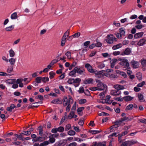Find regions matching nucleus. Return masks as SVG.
Returning a JSON list of instances; mask_svg holds the SVG:
<instances>
[{"label":"nucleus","mask_w":146,"mask_h":146,"mask_svg":"<svg viewBox=\"0 0 146 146\" xmlns=\"http://www.w3.org/2000/svg\"><path fill=\"white\" fill-rule=\"evenodd\" d=\"M76 73L80 75H84L85 73L84 68L82 66H77L75 67Z\"/></svg>","instance_id":"obj_1"},{"label":"nucleus","mask_w":146,"mask_h":146,"mask_svg":"<svg viewBox=\"0 0 146 146\" xmlns=\"http://www.w3.org/2000/svg\"><path fill=\"white\" fill-rule=\"evenodd\" d=\"M108 39L106 40L107 43L111 44L113 42L114 40L116 41L117 40V38L114 37L113 35H110L107 36Z\"/></svg>","instance_id":"obj_2"},{"label":"nucleus","mask_w":146,"mask_h":146,"mask_svg":"<svg viewBox=\"0 0 146 146\" xmlns=\"http://www.w3.org/2000/svg\"><path fill=\"white\" fill-rule=\"evenodd\" d=\"M121 62L119 64L122 66H125L127 68L129 67V64L128 62V60L125 59H122L120 60Z\"/></svg>","instance_id":"obj_3"},{"label":"nucleus","mask_w":146,"mask_h":146,"mask_svg":"<svg viewBox=\"0 0 146 146\" xmlns=\"http://www.w3.org/2000/svg\"><path fill=\"white\" fill-rule=\"evenodd\" d=\"M85 67L91 73H94V69H93L92 66L89 63H86L85 65Z\"/></svg>","instance_id":"obj_4"},{"label":"nucleus","mask_w":146,"mask_h":146,"mask_svg":"<svg viewBox=\"0 0 146 146\" xmlns=\"http://www.w3.org/2000/svg\"><path fill=\"white\" fill-rule=\"evenodd\" d=\"M97 86L98 87V90L102 91L105 89L107 86L106 84H104L103 83L100 82L98 83L97 85Z\"/></svg>","instance_id":"obj_5"},{"label":"nucleus","mask_w":146,"mask_h":146,"mask_svg":"<svg viewBox=\"0 0 146 146\" xmlns=\"http://www.w3.org/2000/svg\"><path fill=\"white\" fill-rule=\"evenodd\" d=\"M122 123V121L120 119L116 121H115L114 122V123L115 124V125H113L111 126L110 129V131L112 132L113 131V128H115L116 127H115V125H117L118 126H119Z\"/></svg>","instance_id":"obj_6"},{"label":"nucleus","mask_w":146,"mask_h":146,"mask_svg":"<svg viewBox=\"0 0 146 146\" xmlns=\"http://www.w3.org/2000/svg\"><path fill=\"white\" fill-rule=\"evenodd\" d=\"M94 73L95 74V76L97 78L102 77L104 75V73L101 71H98L96 70H95Z\"/></svg>","instance_id":"obj_7"},{"label":"nucleus","mask_w":146,"mask_h":146,"mask_svg":"<svg viewBox=\"0 0 146 146\" xmlns=\"http://www.w3.org/2000/svg\"><path fill=\"white\" fill-rule=\"evenodd\" d=\"M121 93L120 91L117 90H112L110 92V94L113 96H118Z\"/></svg>","instance_id":"obj_8"},{"label":"nucleus","mask_w":146,"mask_h":146,"mask_svg":"<svg viewBox=\"0 0 146 146\" xmlns=\"http://www.w3.org/2000/svg\"><path fill=\"white\" fill-rule=\"evenodd\" d=\"M63 104L64 106L70 105V100H68L66 97H64L63 98Z\"/></svg>","instance_id":"obj_9"},{"label":"nucleus","mask_w":146,"mask_h":146,"mask_svg":"<svg viewBox=\"0 0 146 146\" xmlns=\"http://www.w3.org/2000/svg\"><path fill=\"white\" fill-rule=\"evenodd\" d=\"M113 87L117 90H124L125 89L124 86L119 84H116Z\"/></svg>","instance_id":"obj_10"},{"label":"nucleus","mask_w":146,"mask_h":146,"mask_svg":"<svg viewBox=\"0 0 146 146\" xmlns=\"http://www.w3.org/2000/svg\"><path fill=\"white\" fill-rule=\"evenodd\" d=\"M81 81V79L79 78H77L74 79V85L75 87H76L79 85Z\"/></svg>","instance_id":"obj_11"},{"label":"nucleus","mask_w":146,"mask_h":146,"mask_svg":"<svg viewBox=\"0 0 146 146\" xmlns=\"http://www.w3.org/2000/svg\"><path fill=\"white\" fill-rule=\"evenodd\" d=\"M146 40L144 38H142L137 43L139 46H142L145 44Z\"/></svg>","instance_id":"obj_12"},{"label":"nucleus","mask_w":146,"mask_h":146,"mask_svg":"<svg viewBox=\"0 0 146 146\" xmlns=\"http://www.w3.org/2000/svg\"><path fill=\"white\" fill-rule=\"evenodd\" d=\"M139 63L138 62L134 60L131 61V64L133 66V68H136L138 67Z\"/></svg>","instance_id":"obj_13"},{"label":"nucleus","mask_w":146,"mask_h":146,"mask_svg":"<svg viewBox=\"0 0 146 146\" xmlns=\"http://www.w3.org/2000/svg\"><path fill=\"white\" fill-rule=\"evenodd\" d=\"M16 60V58L11 57L9 59V62L11 65L13 66L15 64Z\"/></svg>","instance_id":"obj_14"},{"label":"nucleus","mask_w":146,"mask_h":146,"mask_svg":"<svg viewBox=\"0 0 146 146\" xmlns=\"http://www.w3.org/2000/svg\"><path fill=\"white\" fill-rule=\"evenodd\" d=\"M133 97L129 96H127L123 97V100L125 102H128L132 100Z\"/></svg>","instance_id":"obj_15"},{"label":"nucleus","mask_w":146,"mask_h":146,"mask_svg":"<svg viewBox=\"0 0 146 146\" xmlns=\"http://www.w3.org/2000/svg\"><path fill=\"white\" fill-rule=\"evenodd\" d=\"M17 108V106H15L13 104H12L10 105L9 107L7 108V110L9 112H11L13 109L15 108Z\"/></svg>","instance_id":"obj_16"},{"label":"nucleus","mask_w":146,"mask_h":146,"mask_svg":"<svg viewBox=\"0 0 146 146\" xmlns=\"http://www.w3.org/2000/svg\"><path fill=\"white\" fill-rule=\"evenodd\" d=\"M138 97L139 99V100L140 102H144L145 100L144 99V96L143 95L139 93L138 94Z\"/></svg>","instance_id":"obj_17"},{"label":"nucleus","mask_w":146,"mask_h":146,"mask_svg":"<svg viewBox=\"0 0 146 146\" xmlns=\"http://www.w3.org/2000/svg\"><path fill=\"white\" fill-rule=\"evenodd\" d=\"M15 79H9L6 80L5 82L6 83L9 84H13L15 83Z\"/></svg>","instance_id":"obj_18"},{"label":"nucleus","mask_w":146,"mask_h":146,"mask_svg":"<svg viewBox=\"0 0 146 146\" xmlns=\"http://www.w3.org/2000/svg\"><path fill=\"white\" fill-rule=\"evenodd\" d=\"M14 25H13L9 27H8L5 28V29L7 31H12L14 29Z\"/></svg>","instance_id":"obj_19"},{"label":"nucleus","mask_w":146,"mask_h":146,"mask_svg":"<svg viewBox=\"0 0 146 146\" xmlns=\"http://www.w3.org/2000/svg\"><path fill=\"white\" fill-rule=\"evenodd\" d=\"M93 80L92 78H89L85 80L84 81V83L85 84H90L93 83Z\"/></svg>","instance_id":"obj_20"},{"label":"nucleus","mask_w":146,"mask_h":146,"mask_svg":"<svg viewBox=\"0 0 146 146\" xmlns=\"http://www.w3.org/2000/svg\"><path fill=\"white\" fill-rule=\"evenodd\" d=\"M127 141H128L129 146L135 144L139 143L138 141L136 140H131Z\"/></svg>","instance_id":"obj_21"},{"label":"nucleus","mask_w":146,"mask_h":146,"mask_svg":"<svg viewBox=\"0 0 146 146\" xmlns=\"http://www.w3.org/2000/svg\"><path fill=\"white\" fill-rule=\"evenodd\" d=\"M143 35V33H136L134 35V38H137L142 36Z\"/></svg>","instance_id":"obj_22"},{"label":"nucleus","mask_w":146,"mask_h":146,"mask_svg":"<svg viewBox=\"0 0 146 146\" xmlns=\"http://www.w3.org/2000/svg\"><path fill=\"white\" fill-rule=\"evenodd\" d=\"M122 44L121 43H119L117 45L113 46L112 47V48L113 50H115L121 48L122 47Z\"/></svg>","instance_id":"obj_23"},{"label":"nucleus","mask_w":146,"mask_h":146,"mask_svg":"<svg viewBox=\"0 0 146 146\" xmlns=\"http://www.w3.org/2000/svg\"><path fill=\"white\" fill-rule=\"evenodd\" d=\"M9 56L11 57H13L15 55V52L12 49H11L9 51Z\"/></svg>","instance_id":"obj_24"},{"label":"nucleus","mask_w":146,"mask_h":146,"mask_svg":"<svg viewBox=\"0 0 146 146\" xmlns=\"http://www.w3.org/2000/svg\"><path fill=\"white\" fill-rule=\"evenodd\" d=\"M17 17V13L16 12L13 13L11 16V18L13 20L16 19Z\"/></svg>","instance_id":"obj_25"},{"label":"nucleus","mask_w":146,"mask_h":146,"mask_svg":"<svg viewBox=\"0 0 146 146\" xmlns=\"http://www.w3.org/2000/svg\"><path fill=\"white\" fill-rule=\"evenodd\" d=\"M13 66L11 65L8 67L6 71L8 73H11L13 72Z\"/></svg>","instance_id":"obj_26"},{"label":"nucleus","mask_w":146,"mask_h":146,"mask_svg":"<svg viewBox=\"0 0 146 146\" xmlns=\"http://www.w3.org/2000/svg\"><path fill=\"white\" fill-rule=\"evenodd\" d=\"M131 52V49L129 48H126L124 51V53L125 55H129Z\"/></svg>","instance_id":"obj_27"},{"label":"nucleus","mask_w":146,"mask_h":146,"mask_svg":"<svg viewBox=\"0 0 146 146\" xmlns=\"http://www.w3.org/2000/svg\"><path fill=\"white\" fill-rule=\"evenodd\" d=\"M133 106V105L132 104H130L126 107L125 110L126 111L131 110L132 109Z\"/></svg>","instance_id":"obj_28"},{"label":"nucleus","mask_w":146,"mask_h":146,"mask_svg":"<svg viewBox=\"0 0 146 146\" xmlns=\"http://www.w3.org/2000/svg\"><path fill=\"white\" fill-rule=\"evenodd\" d=\"M69 34L70 31L68 30L67 31L64 33L62 38L66 39V38L69 36Z\"/></svg>","instance_id":"obj_29"},{"label":"nucleus","mask_w":146,"mask_h":146,"mask_svg":"<svg viewBox=\"0 0 146 146\" xmlns=\"http://www.w3.org/2000/svg\"><path fill=\"white\" fill-rule=\"evenodd\" d=\"M76 72V71L75 70L74 68L73 70H72L70 72L69 75L72 77L75 76Z\"/></svg>","instance_id":"obj_30"},{"label":"nucleus","mask_w":146,"mask_h":146,"mask_svg":"<svg viewBox=\"0 0 146 146\" xmlns=\"http://www.w3.org/2000/svg\"><path fill=\"white\" fill-rule=\"evenodd\" d=\"M119 32L122 36H124L125 35V32L124 30L122 28L119 29Z\"/></svg>","instance_id":"obj_31"},{"label":"nucleus","mask_w":146,"mask_h":146,"mask_svg":"<svg viewBox=\"0 0 146 146\" xmlns=\"http://www.w3.org/2000/svg\"><path fill=\"white\" fill-rule=\"evenodd\" d=\"M38 130L39 131V134L41 135H42L43 134V129L42 127V126H39L38 128Z\"/></svg>","instance_id":"obj_32"},{"label":"nucleus","mask_w":146,"mask_h":146,"mask_svg":"<svg viewBox=\"0 0 146 146\" xmlns=\"http://www.w3.org/2000/svg\"><path fill=\"white\" fill-rule=\"evenodd\" d=\"M51 102L54 104H58L60 103V102L58 99L53 100L51 101Z\"/></svg>","instance_id":"obj_33"},{"label":"nucleus","mask_w":146,"mask_h":146,"mask_svg":"<svg viewBox=\"0 0 146 146\" xmlns=\"http://www.w3.org/2000/svg\"><path fill=\"white\" fill-rule=\"evenodd\" d=\"M76 133L75 131L73 130H70L68 132V134L70 135L73 136Z\"/></svg>","instance_id":"obj_34"},{"label":"nucleus","mask_w":146,"mask_h":146,"mask_svg":"<svg viewBox=\"0 0 146 146\" xmlns=\"http://www.w3.org/2000/svg\"><path fill=\"white\" fill-rule=\"evenodd\" d=\"M136 76L137 77V79L140 80H141L142 79V75L141 74L140 72H138L136 74Z\"/></svg>","instance_id":"obj_35"},{"label":"nucleus","mask_w":146,"mask_h":146,"mask_svg":"<svg viewBox=\"0 0 146 146\" xmlns=\"http://www.w3.org/2000/svg\"><path fill=\"white\" fill-rule=\"evenodd\" d=\"M74 113V112L73 111H71L70 113V114L68 116V118L69 119H71L72 118H73V117Z\"/></svg>","instance_id":"obj_36"},{"label":"nucleus","mask_w":146,"mask_h":146,"mask_svg":"<svg viewBox=\"0 0 146 146\" xmlns=\"http://www.w3.org/2000/svg\"><path fill=\"white\" fill-rule=\"evenodd\" d=\"M45 139V137H38L36 139L35 141H42Z\"/></svg>","instance_id":"obj_37"},{"label":"nucleus","mask_w":146,"mask_h":146,"mask_svg":"<svg viewBox=\"0 0 146 146\" xmlns=\"http://www.w3.org/2000/svg\"><path fill=\"white\" fill-rule=\"evenodd\" d=\"M42 77H37L35 79L37 83H40L42 80Z\"/></svg>","instance_id":"obj_38"},{"label":"nucleus","mask_w":146,"mask_h":146,"mask_svg":"<svg viewBox=\"0 0 146 146\" xmlns=\"http://www.w3.org/2000/svg\"><path fill=\"white\" fill-rule=\"evenodd\" d=\"M65 55L67 56L68 59H70L71 58V53L70 51H67L65 54Z\"/></svg>","instance_id":"obj_39"},{"label":"nucleus","mask_w":146,"mask_h":146,"mask_svg":"<svg viewBox=\"0 0 146 146\" xmlns=\"http://www.w3.org/2000/svg\"><path fill=\"white\" fill-rule=\"evenodd\" d=\"M50 75V79H52L54 77V76L55 75V73L53 72H50L49 73Z\"/></svg>","instance_id":"obj_40"},{"label":"nucleus","mask_w":146,"mask_h":146,"mask_svg":"<svg viewBox=\"0 0 146 146\" xmlns=\"http://www.w3.org/2000/svg\"><path fill=\"white\" fill-rule=\"evenodd\" d=\"M78 92L80 94L84 93V90L83 87L81 86L79 88V90H78Z\"/></svg>","instance_id":"obj_41"},{"label":"nucleus","mask_w":146,"mask_h":146,"mask_svg":"<svg viewBox=\"0 0 146 146\" xmlns=\"http://www.w3.org/2000/svg\"><path fill=\"white\" fill-rule=\"evenodd\" d=\"M66 39L64 38H62V40L61 41V46H64L65 44L66 41Z\"/></svg>","instance_id":"obj_42"},{"label":"nucleus","mask_w":146,"mask_h":146,"mask_svg":"<svg viewBox=\"0 0 146 146\" xmlns=\"http://www.w3.org/2000/svg\"><path fill=\"white\" fill-rule=\"evenodd\" d=\"M71 128V125L70 124H68L66 125L65 128V130L67 131Z\"/></svg>","instance_id":"obj_43"},{"label":"nucleus","mask_w":146,"mask_h":146,"mask_svg":"<svg viewBox=\"0 0 146 146\" xmlns=\"http://www.w3.org/2000/svg\"><path fill=\"white\" fill-rule=\"evenodd\" d=\"M42 82H48L49 80V79L47 77H44L42 78Z\"/></svg>","instance_id":"obj_44"},{"label":"nucleus","mask_w":146,"mask_h":146,"mask_svg":"<svg viewBox=\"0 0 146 146\" xmlns=\"http://www.w3.org/2000/svg\"><path fill=\"white\" fill-rule=\"evenodd\" d=\"M2 59L3 61L6 63L9 62V59H8L5 56H3L2 57Z\"/></svg>","instance_id":"obj_45"},{"label":"nucleus","mask_w":146,"mask_h":146,"mask_svg":"<svg viewBox=\"0 0 146 146\" xmlns=\"http://www.w3.org/2000/svg\"><path fill=\"white\" fill-rule=\"evenodd\" d=\"M86 100L85 99H81L79 101V103L80 104H83L86 103Z\"/></svg>","instance_id":"obj_46"},{"label":"nucleus","mask_w":146,"mask_h":146,"mask_svg":"<svg viewBox=\"0 0 146 146\" xmlns=\"http://www.w3.org/2000/svg\"><path fill=\"white\" fill-rule=\"evenodd\" d=\"M57 129L58 131L60 132L63 131L64 130V127L62 126H60Z\"/></svg>","instance_id":"obj_47"},{"label":"nucleus","mask_w":146,"mask_h":146,"mask_svg":"<svg viewBox=\"0 0 146 146\" xmlns=\"http://www.w3.org/2000/svg\"><path fill=\"white\" fill-rule=\"evenodd\" d=\"M100 132V131L98 130H91L90 131V133L92 134H96L99 133Z\"/></svg>","instance_id":"obj_48"},{"label":"nucleus","mask_w":146,"mask_h":146,"mask_svg":"<svg viewBox=\"0 0 146 146\" xmlns=\"http://www.w3.org/2000/svg\"><path fill=\"white\" fill-rule=\"evenodd\" d=\"M14 135L16 137L19 138V140L22 141L24 140V138L21 136H20L19 135L16 134H15Z\"/></svg>","instance_id":"obj_49"},{"label":"nucleus","mask_w":146,"mask_h":146,"mask_svg":"<svg viewBox=\"0 0 146 146\" xmlns=\"http://www.w3.org/2000/svg\"><path fill=\"white\" fill-rule=\"evenodd\" d=\"M49 141L50 143H52L54 142L55 141V139L51 135L49 137Z\"/></svg>","instance_id":"obj_50"},{"label":"nucleus","mask_w":146,"mask_h":146,"mask_svg":"<svg viewBox=\"0 0 146 146\" xmlns=\"http://www.w3.org/2000/svg\"><path fill=\"white\" fill-rule=\"evenodd\" d=\"M24 133H22L21 134V136H22V134H24L26 136L29 135L31 134V132L30 131H23Z\"/></svg>","instance_id":"obj_51"},{"label":"nucleus","mask_w":146,"mask_h":146,"mask_svg":"<svg viewBox=\"0 0 146 146\" xmlns=\"http://www.w3.org/2000/svg\"><path fill=\"white\" fill-rule=\"evenodd\" d=\"M105 67V64H104L103 63H99L98 67L100 68H102Z\"/></svg>","instance_id":"obj_52"},{"label":"nucleus","mask_w":146,"mask_h":146,"mask_svg":"<svg viewBox=\"0 0 146 146\" xmlns=\"http://www.w3.org/2000/svg\"><path fill=\"white\" fill-rule=\"evenodd\" d=\"M74 79L71 78L69 79L67 81V82L69 84H72L74 83Z\"/></svg>","instance_id":"obj_53"},{"label":"nucleus","mask_w":146,"mask_h":146,"mask_svg":"<svg viewBox=\"0 0 146 146\" xmlns=\"http://www.w3.org/2000/svg\"><path fill=\"white\" fill-rule=\"evenodd\" d=\"M145 82L144 81H143L141 83H140L137 85V86L138 87H142L144 85H145Z\"/></svg>","instance_id":"obj_54"},{"label":"nucleus","mask_w":146,"mask_h":146,"mask_svg":"<svg viewBox=\"0 0 146 146\" xmlns=\"http://www.w3.org/2000/svg\"><path fill=\"white\" fill-rule=\"evenodd\" d=\"M129 131H126L124 132H122L121 134H119L118 135H121V136H123L125 135L126 134H127Z\"/></svg>","instance_id":"obj_55"},{"label":"nucleus","mask_w":146,"mask_h":146,"mask_svg":"<svg viewBox=\"0 0 146 146\" xmlns=\"http://www.w3.org/2000/svg\"><path fill=\"white\" fill-rule=\"evenodd\" d=\"M43 98V96L41 95H38L35 97L36 99H39L40 100H42Z\"/></svg>","instance_id":"obj_56"},{"label":"nucleus","mask_w":146,"mask_h":146,"mask_svg":"<svg viewBox=\"0 0 146 146\" xmlns=\"http://www.w3.org/2000/svg\"><path fill=\"white\" fill-rule=\"evenodd\" d=\"M8 74L6 73L3 72H0V76H8Z\"/></svg>","instance_id":"obj_57"},{"label":"nucleus","mask_w":146,"mask_h":146,"mask_svg":"<svg viewBox=\"0 0 146 146\" xmlns=\"http://www.w3.org/2000/svg\"><path fill=\"white\" fill-rule=\"evenodd\" d=\"M80 34L79 32H78L73 35V36L74 38H78L80 35Z\"/></svg>","instance_id":"obj_58"},{"label":"nucleus","mask_w":146,"mask_h":146,"mask_svg":"<svg viewBox=\"0 0 146 146\" xmlns=\"http://www.w3.org/2000/svg\"><path fill=\"white\" fill-rule=\"evenodd\" d=\"M90 89L92 91H95L96 90H98V89L97 86L91 87L90 88Z\"/></svg>","instance_id":"obj_59"},{"label":"nucleus","mask_w":146,"mask_h":146,"mask_svg":"<svg viewBox=\"0 0 146 146\" xmlns=\"http://www.w3.org/2000/svg\"><path fill=\"white\" fill-rule=\"evenodd\" d=\"M115 100L117 101L122 102L123 100V98L119 97L115 98Z\"/></svg>","instance_id":"obj_60"},{"label":"nucleus","mask_w":146,"mask_h":146,"mask_svg":"<svg viewBox=\"0 0 146 146\" xmlns=\"http://www.w3.org/2000/svg\"><path fill=\"white\" fill-rule=\"evenodd\" d=\"M23 81V79H18L16 81V82L17 84H20Z\"/></svg>","instance_id":"obj_61"},{"label":"nucleus","mask_w":146,"mask_h":146,"mask_svg":"<svg viewBox=\"0 0 146 146\" xmlns=\"http://www.w3.org/2000/svg\"><path fill=\"white\" fill-rule=\"evenodd\" d=\"M139 121L141 123L146 124V119L143 118V119H140L139 120Z\"/></svg>","instance_id":"obj_62"},{"label":"nucleus","mask_w":146,"mask_h":146,"mask_svg":"<svg viewBox=\"0 0 146 146\" xmlns=\"http://www.w3.org/2000/svg\"><path fill=\"white\" fill-rule=\"evenodd\" d=\"M116 37L119 39H121V38L122 35L120 33H117L115 34Z\"/></svg>","instance_id":"obj_63"},{"label":"nucleus","mask_w":146,"mask_h":146,"mask_svg":"<svg viewBox=\"0 0 146 146\" xmlns=\"http://www.w3.org/2000/svg\"><path fill=\"white\" fill-rule=\"evenodd\" d=\"M77 143L75 142H72L69 144L68 146H77Z\"/></svg>","instance_id":"obj_64"}]
</instances>
